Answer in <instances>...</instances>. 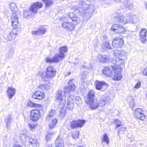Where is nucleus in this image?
Returning a JSON list of instances; mask_svg holds the SVG:
<instances>
[{
    "label": "nucleus",
    "mask_w": 147,
    "mask_h": 147,
    "mask_svg": "<svg viewBox=\"0 0 147 147\" xmlns=\"http://www.w3.org/2000/svg\"><path fill=\"white\" fill-rule=\"evenodd\" d=\"M71 10L78 15L83 16L86 19H88L91 17L94 8L93 6H89L85 2L82 1L80 2L78 7H72Z\"/></svg>",
    "instance_id": "1"
},
{
    "label": "nucleus",
    "mask_w": 147,
    "mask_h": 147,
    "mask_svg": "<svg viewBox=\"0 0 147 147\" xmlns=\"http://www.w3.org/2000/svg\"><path fill=\"white\" fill-rule=\"evenodd\" d=\"M73 80H70L68 83V89L67 87H65L64 89V92H63L61 90H59L57 95V101L60 102V105L61 107H63L65 103L66 98L65 94L66 92H69V90L73 91L75 88V86L73 82Z\"/></svg>",
    "instance_id": "2"
},
{
    "label": "nucleus",
    "mask_w": 147,
    "mask_h": 147,
    "mask_svg": "<svg viewBox=\"0 0 147 147\" xmlns=\"http://www.w3.org/2000/svg\"><path fill=\"white\" fill-rule=\"evenodd\" d=\"M69 17L71 20L72 22H64L62 23V26L65 29L71 31L75 28L76 26L80 22V18L73 13H70L69 14Z\"/></svg>",
    "instance_id": "3"
},
{
    "label": "nucleus",
    "mask_w": 147,
    "mask_h": 147,
    "mask_svg": "<svg viewBox=\"0 0 147 147\" xmlns=\"http://www.w3.org/2000/svg\"><path fill=\"white\" fill-rule=\"evenodd\" d=\"M68 50L66 46H63L59 49V53L55 54L53 58L47 57L45 59L46 62L48 63H57L60 60H62L65 58V54Z\"/></svg>",
    "instance_id": "4"
},
{
    "label": "nucleus",
    "mask_w": 147,
    "mask_h": 147,
    "mask_svg": "<svg viewBox=\"0 0 147 147\" xmlns=\"http://www.w3.org/2000/svg\"><path fill=\"white\" fill-rule=\"evenodd\" d=\"M42 6V5L40 2H37L34 3L32 5L29 10L24 11V17L26 18H29L32 16L31 12L34 13H36L38 9L41 8Z\"/></svg>",
    "instance_id": "5"
},
{
    "label": "nucleus",
    "mask_w": 147,
    "mask_h": 147,
    "mask_svg": "<svg viewBox=\"0 0 147 147\" xmlns=\"http://www.w3.org/2000/svg\"><path fill=\"white\" fill-rule=\"evenodd\" d=\"M56 72L55 69L53 66H49L47 69L45 75L43 74L41 76L43 81L45 82L48 81L55 76Z\"/></svg>",
    "instance_id": "6"
},
{
    "label": "nucleus",
    "mask_w": 147,
    "mask_h": 147,
    "mask_svg": "<svg viewBox=\"0 0 147 147\" xmlns=\"http://www.w3.org/2000/svg\"><path fill=\"white\" fill-rule=\"evenodd\" d=\"M127 58V56L123 55L122 57H114L112 59L111 61L112 63L114 65L112 67H114V68L116 69V67H120V66L123 65L125 63L124 60Z\"/></svg>",
    "instance_id": "7"
},
{
    "label": "nucleus",
    "mask_w": 147,
    "mask_h": 147,
    "mask_svg": "<svg viewBox=\"0 0 147 147\" xmlns=\"http://www.w3.org/2000/svg\"><path fill=\"white\" fill-rule=\"evenodd\" d=\"M40 111L37 109H33L30 112V119L32 121H38L40 117Z\"/></svg>",
    "instance_id": "8"
},
{
    "label": "nucleus",
    "mask_w": 147,
    "mask_h": 147,
    "mask_svg": "<svg viewBox=\"0 0 147 147\" xmlns=\"http://www.w3.org/2000/svg\"><path fill=\"white\" fill-rule=\"evenodd\" d=\"M85 123L84 120H78L77 121H73L70 123L71 127L72 129L77 128L78 127H81L83 126Z\"/></svg>",
    "instance_id": "9"
},
{
    "label": "nucleus",
    "mask_w": 147,
    "mask_h": 147,
    "mask_svg": "<svg viewBox=\"0 0 147 147\" xmlns=\"http://www.w3.org/2000/svg\"><path fill=\"white\" fill-rule=\"evenodd\" d=\"M134 116L141 120H144L146 118V116L143 113V111L140 108L137 109L135 110Z\"/></svg>",
    "instance_id": "10"
},
{
    "label": "nucleus",
    "mask_w": 147,
    "mask_h": 147,
    "mask_svg": "<svg viewBox=\"0 0 147 147\" xmlns=\"http://www.w3.org/2000/svg\"><path fill=\"white\" fill-rule=\"evenodd\" d=\"M123 45V40L121 38L116 37L112 41V45L115 48L121 47Z\"/></svg>",
    "instance_id": "11"
},
{
    "label": "nucleus",
    "mask_w": 147,
    "mask_h": 147,
    "mask_svg": "<svg viewBox=\"0 0 147 147\" xmlns=\"http://www.w3.org/2000/svg\"><path fill=\"white\" fill-rule=\"evenodd\" d=\"M12 26L13 28H16L18 26L19 22L17 13H13L11 19Z\"/></svg>",
    "instance_id": "12"
},
{
    "label": "nucleus",
    "mask_w": 147,
    "mask_h": 147,
    "mask_svg": "<svg viewBox=\"0 0 147 147\" xmlns=\"http://www.w3.org/2000/svg\"><path fill=\"white\" fill-rule=\"evenodd\" d=\"M114 17L115 18H118V21L120 23L123 24H125L129 22V20L127 19V18L126 15V17L123 16H120L119 13H116L114 16Z\"/></svg>",
    "instance_id": "13"
},
{
    "label": "nucleus",
    "mask_w": 147,
    "mask_h": 147,
    "mask_svg": "<svg viewBox=\"0 0 147 147\" xmlns=\"http://www.w3.org/2000/svg\"><path fill=\"white\" fill-rule=\"evenodd\" d=\"M44 92L39 90L35 91L32 94V97L35 99L41 100L45 97Z\"/></svg>",
    "instance_id": "14"
},
{
    "label": "nucleus",
    "mask_w": 147,
    "mask_h": 147,
    "mask_svg": "<svg viewBox=\"0 0 147 147\" xmlns=\"http://www.w3.org/2000/svg\"><path fill=\"white\" fill-rule=\"evenodd\" d=\"M112 68L114 71V76L113 77V79L115 80H119L122 78V76L121 74V68L118 67L116 69L114 68V67H112Z\"/></svg>",
    "instance_id": "15"
},
{
    "label": "nucleus",
    "mask_w": 147,
    "mask_h": 147,
    "mask_svg": "<svg viewBox=\"0 0 147 147\" xmlns=\"http://www.w3.org/2000/svg\"><path fill=\"white\" fill-rule=\"evenodd\" d=\"M39 139L38 138H29L28 144V147H39Z\"/></svg>",
    "instance_id": "16"
},
{
    "label": "nucleus",
    "mask_w": 147,
    "mask_h": 147,
    "mask_svg": "<svg viewBox=\"0 0 147 147\" xmlns=\"http://www.w3.org/2000/svg\"><path fill=\"white\" fill-rule=\"evenodd\" d=\"M110 101V98L107 96H103L99 100V106L101 107L105 106L106 104L109 103Z\"/></svg>",
    "instance_id": "17"
},
{
    "label": "nucleus",
    "mask_w": 147,
    "mask_h": 147,
    "mask_svg": "<svg viewBox=\"0 0 147 147\" xmlns=\"http://www.w3.org/2000/svg\"><path fill=\"white\" fill-rule=\"evenodd\" d=\"M109 60L110 57L109 56L99 55L97 56V61L100 63H107Z\"/></svg>",
    "instance_id": "18"
},
{
    "label": "nucleus",
    "mask_w": 147,
    "mask_h": 147,
    "mask_svg": "<svg viewBox=\"0 0 147 147\" xmlns=\"http://www.w3.org/2000/svg\"><path fill=\"white\" fill-rule=\"evenodd\" d=\"M147 30L146 29L142 28L140 32V40L142 43H144L146 41Z\"/></svg>",
    "instance_id": "19"
},
{
    "label": "nucleus",
    "mask_w": 147,
    "mask_h": 147,
    "mask_svg": "<svg viewBox=\"0 0 147 147\" xmlns=\"http://www.w3.org/2000/svg\"><path fill=\"white\" fill-rule=\"evenodd\" d=\"M74 97L72 95H70L68 98L67 100V108L70 110L73 109L74 106Z\"/></svg>",
    "instance_id": "20"
},
{
    "label": "nucleus",
    "mask_w": 147,
    "mask_h": 147,
    "mask_svg": "<svg viewBox=\"0 0 147 147\" xmlns=\"http://www.w3.org/2000/svg\"><path fill=\"white\" fill-rule=\"evenodd\" d=\"M6 92L9 98L11 99L15 95L16 89L12 87H8Z\"/></svg>",
    "instance_id": "21"
},
{
    "label": "nucleus",
    "mask_w": 147,
    "mask_h": 147,
    "mask_svg": "<svg viewBox=\"0 0 147 147\" xmlns=\"http://www.w3.org/2000/svg\"><path fill=\"white\" fill-rule=\"evenodd\" d=\"M113 55L114 56L117 57H122L123 55L127 56V53L124 51H119L118 50H115L113 51Z\"/></svg>",
    "instance_id": "22"
},
{
    "label": "nucleus",
    "mask_w": 147,
    "mask_h": 147,
    "mask_svg": "<svg viewBox=\"0 0 147 147\" xmlns=\"http://www.w3.org/2000/svg\"><path fill=\"white\" fill-rule=\"evenodd\" d=\"M86 103L92 109H96L99 106L98 102L96 100H94Z\"/></svg>",
    "instance_id": "23"
},
{
    "label": "nucleus",
    "mask_w": 147,
    "mask_h": 147,
    "mask_svg": "<svg viewBox=\"0 0 147 147\" xmlns=\"http://www.w3.org/2000/svg\"><path fill=\"white\" fill-rule=\"evenodd\" d=\"M107 84L104 81H100L96 80L95 82L96 88L98 90L101 89L102 87L105 85H106Z\"/></svg>",
    "instance_id": "24"
},
{
    "label": "nucleus",
    "mask_w": 147,
    "mask_h": 147,
    "mask_svg": "<svg viewBox=\"0 0 147 147\" xmlns=\"http://www.w3.org/2000/svg\"><path fill=\"white\" fill-rule=\"evenodd\" d=\"M95 94L94 90H91L89 91L88 94L87 100L86 101V102L94 100L95 97Z\"/></svg>",
    "instance_id": "25"
},
{
    "label": "nucleus",
    "mask_w": 147,
    "mask_h": 147,
    "mask_svg": "<svg viewBox=\"0 0 147 147\" xmlns=\"http://www.w3.org/2000/svg\"><path fill=\"white\" fill-rule=\"evenodd\" d=\"M127 17L129 19V22L131 23H136L138 21V18L135 15H132L130 14H127Z\"/></svg>",
    "instance_id": "26"
},
{
    "label": "nucleus",
    "mask_w": 147,
    "mask_h": 147,
    "mask_svg": "<svg viewBox=\"0 0 147 147\" xmlns=\"http://www.w3.org/2000/svg\"><path fill=\"white\" fill-rule=\"evenodd\" d=\"M124 6L129 9H133L134 8L133 3L130 1L125 0L123 2Z\"/></svg>",
    "instance_id": "27"
},
{
    "label": "nucleus",
    "mask_w": 147,
    "mask_h": 147,
    "mask_svg": "<svg viewBox=\"0 0 147 147\" xmlns=\"http://www.w3.org/2000/svg\"><path fill=\"white\" fill-rule=\"evenodd\" d=\"M103 74L108 77H111L113 75V73L109 67H106L102 71Z\"/></svg>",
    "instance_id": "28"
},
{
    "label": "nucleus",
    "mask_w": 147,
    "mask_h": 147,
    "mask_svg": "<svg viewBox=\"0 0 147 147\" xmlns=\"http://www.w3.org/2000/svg\"><path fill=\"white\" fill-rule=\"evenodd\" d=\"M24 141L22 142L23 144L25 143V142H26L25 138H14V141L15 144L13 145V147H22L20 144L18 143H19L20 141L22 142V140Z\"/></svg>",
    "instance_id": "29"
},
{
    "label": "nucleus",
    "mask_w": 147,
    "mask_h": 147,
    "mask_svg": "<svg viewBox=\"0 0 147 147\" xmlns=\"http://www.w3.org/2000/svg\"><path fill=\"white\" fill-rule=\"evenodd\" d=\"M14 50V47H11L9 49L6 55V59H10L12 57Z\"/></svg>",
    "instance_id": "30"
},
{
    "label": "nucleus",
    "mask_w": 147,
    "mask_h": 147,
    "mask_svg": "<svg viewBox=\"0 0 147 147\" xmlns=\"http://www.w3.org/2000/svg\"><path fill=\"white\" fill-rule=\"evenodd\" d=\"M12 116L10 115H8L5 119V126L7 128H9L11 124Z\"/></svg>",
    "instance_id": "31"
},
{
    "label": "nucleus",
    "mask_w": 147,
    "mask_h": 147,
    "mask_svg": "<svg viewBox=\"0 0 147 147\" xmlns=\"http://www.w3.org/2000/svg\"><path fill=\"white\" fill-rule=\"evenodd\" d=\"M56 146L55 147H64L62 138H57L55 141Z\"/></svg>",
    "instance_id": "32"
},
{
    "label": "nucleus",
    "mask_w": 147,
    "mask_h": 147,
    "mask_svg": "<svg viewBox=\"0 0 147 147\" xmlns=\"http://www.w3.org/2000/svg\"><path fill=\"white\" fill-rule=\"evenodd\" d=\"M55 113V110L52 109L46 117V120L47 121H49L53 117Z\"/></svg>",
    "instance_id": "33"
},
{
    "label": "nucleus",
    "mask_w": 147,
    "mask_h": 147,
    "mask_svg": "<svg viewBox=\"0 0 147 147\" xmlns=\"http://www.w3.org/2000/svg\"><path fill=\"white\" fill-rule=\"evenodd\" d=\"M126 131V128L123 126H122L118 131V135L119 137H123L125 132Z\"/></svg>",
    "instance_id": "34"
},
{
    "label": "nucleus",
    "mask_w": 147,
    "mask_h": 147,
    "mask_svg": "<svg viewBox=\"0 0 147 147\" xmlns=\"http://www.w3.org/2000/svg\"><path fill=\"white\" fill-rule=\"evenodd\" d=\"M10 8L13 13H17L18 9L15 4L14 3H12L10 4Z\"/></svg>",
    "instance_id": "35"
},
{
    "label": "nucleus",
    "mask_w": 147,
    "mask_h": 147,
    "mask_svg": "<svg viewBox=\"0 0 147 147\" xmlns=\"http://www.w3.org/2000/svg\"><path fill=\"white\" fill-rule=\"evenodd\" d=\"M38 88L42 90H47L49 89L50 86L47 84H41L39 86Z\"/></svg>",
    "instance_id": "36"
},
{
    "label": "nucleus",
    "mask_w": 147,
    "mask_h": 147,
    "mask_svg": "<svg viewBox=\"0 0 147 147\" xmlns=\"http://www.w3.org/2000/svg\"><path fill=\"white\" fill-rule=\"evenodd\" d=\"M57 122V119H53L51 123L49 124L50 128L52 129L55 127V126L56 125Z\"/></svg>",
    "instance_id": "37"
},
{
    "label": "nucleus",
    "mask_w": 147,
    "mask_h": 147,
    "mask_svg": "<svg viewBox=\"0 0 147 147\" xmlns=\"http://www.w3.org/2000/svg\"><path fill=\"white\" fill-rule=\"evenodd\" d=\"M102 47L103 49L105 50L110 49H111L110 46V43L109 41H106L103 43Z\"/></svg>",
    "instance_id": "38"
},
{
    "label": "nucleus",
    "mask_w": 147,
    "mask_h": 147,
    "mask_svg": "<svg viewBox=\"0 0 147 147\" xmlns=\"http://www.w3.org/2000/svg\"><path fill=\"white\" fill-rule=\"evenodd\" d=\"M114 122L116 125V129H118V127L123 126L122 125V123L121 121L117 119H115Z\"/></svg>",
    "instance_id": "39"
},
{
    "label": "nucleus",
    "mask_w": 147,
    "mask_h": 147,
    "mask_svg": "<svg viewBox=\"0 0 147 147\" xmlns=\"http://www.w3.org/2000/svg\"><path fill=\"white\" fill-rule=\"evenodd\" d=\"M42 1L45 3L46 6L47 7H50L53 3V1L51 0H42Z\"/></svg>",
    "instance_id": "40"
},
{
    "label": "nucleus",
    "mask_w": 147,
    "mask_h": 147,
    "mask_svg": "<svg viewBox=\"0 0 147 147\" xmlns=\"http://www.w3.org/2000/svg\"><path fill=\"white\" fill-rule=\"evenodd\" d=\"M38 30L39 34H43L46 32L47 30L44 26H42L40 27Z\"/></svg>",
    "instance_id": "41"
},
{
    "label": "nucleus",
    "mask_w": 147,
    "mask_h": 147,
    "mask_svg": "<svg viewBox=\"0 0 147 147\" xmlns=\"http://www.w3.org/2000/svg\"><path fill=\"white\" fill-rule=\"evenodd\" d=\"M125 31V28L123 26L119 25V27L118 28V30H117V33L121 34L123 33Z\"/></svg>",
    "instance_id": "42"
},
{
    "label": "nucleus",
    "mask_w": 147,
    "mask_h": 147,
    "mask_svg": "<svg viewBox=\"0 0 147 147\" xmlns=\"http://www.w3.org/2000/svg\"><path fill=\"white\" fill-rule=\"evenodd\" d=\"M88 74V73L87 72L85 71H83L81 72L80 76L81 79L82 80L85 79L86 78Z\"/></svg>",
    "instance_id": "43"
},
{
    "label": "nucleus",
    "mask_w": 147,
    "mask_h": 147,
    "mask_svg": "<svg viewBox=\"0 0 147 147\" xmlns=\"http://www.w3.org/2000/svg\"><path fill=\"white\" fill-rule=\"evenodd\" d=\"M27 105L31 107H37L39 106L38 104L33 103L30 101L28 102Z\"/></svg>",
    "instance_id": "44"
},
{
    "label": "nucleus",
    "mask_w": 147,
    "mask_h": 147,
    "mask_svg": "<svg viewBox=\"0 0 147 147\" xmlns=\"http://www.w3.org/2000/svg\"><path fill=\"white\" fill-rule=\"evenodd\" d=\"M75 101L76 103L78 106H80L82 103V101L80 98L79 96L76 97Z\"/></svg>",
    "instance_id": "45"
},
{
    "label": "nucleus",
    "mask_w": 147,
    "mask_h": 147,
    "mask_svg": "<svg viewBox=\"0 0 147 147\" xmlns=\"http://www.w3.org/2000/svg\"><path fill=\"white\" fill-rule=\"evenodd\" d=\"M119 25L117 24H114L112 26L111 29L113 31L117 33V30L119 27Z\"/></svg>",
    "instance_id": "46"
},
{
    "label": "nucleus",
    "mask_w": 147,
    "mask_h": 147,
    "mask_svg": "<svg viewBox=\"0 0 147 147\" xmlns=\"http://www.w3.org/2000/svg\"><path fill=\"white\" fill-rule=\"evenodd\" d=\"M79 133V131L78 130L74 132L72 134V137L73 138H78Z\"/></svg>",
    "instance_id": "47"
},
{
    "label": "nucleus",
    "mask_w": 147,
    "mask_h": 147,
    "mask_svg": "<svg viewBox=\"0 0 147 147\" xmlns=\"http://www.w3.org/2000/svg\"><path fill=\"white\" fill-rule=\"evenodd\" d=\"M15 34H13L12 32H11L7 37L8 40L9 41L11 40L13 37H15Z\"/></svg>",
    "instance_id": "48"
},
{
    "label": "nucleus",
    "mask_w": 147,
    "mask_h": 147,
    "mask_svg": "<svg viewBox=\"0 0 147 147\" xmlns=\"http://www.w3.org/2000/svg\"><path fill=\"white\" fill-rule=\"evenodd\" d=\"M102 142H105L107 143L108 145L109 144V138H102Z\"/></svg>",
    "instance_id": "49"
},
{
    "label": "nucleus",
    "mask_w": 147,
    "mask_h": 147,
    "mask_svg": "<svg viewBox=\"0 0 147 147\" xmlns=\"http://www.w3.org/2000/svg\"><path fill=\"white\" fill-rule=\"evenodd\" d=\"M141 86V83L140 82H138V83L136 84L134 87V88L138 89Z\"/></svg>",
    "instance_id": "50"
},
{
    "label": "nucleus",
    "mask_w": 147,
    "mask_h": 147,
    "mask_svg": "<svg viewBox=\"0 0 147 147\" xmlns=\"http://www.w3.org/2000/svg\"><path fill=\"white\" fill-rule=\"evenodd\" d=\"M129 105L131 108L133 107L135 105V103L134 101L133 100L129 102Z\"/></svg>",
    "instance_id": "51"
},
{
    "label": "nucleus",
    "mask_w": 147,
    "mask_h": 147,
    "mask_svg": "<svg viewBox=\"0 0 147 147\" xmlns=\"http://www.w3.org/2000/svg\"><path fill=\"white\" fill-rule=\"evenodd\" d=\"M142 74L144 75L147 76V67L144 69L142 72Z\"/></svg>",
    "instance_id": "52"
},
{
    "label": "nucleus",
    "mask_w": 147,
    "mask_h": 147,
    "mask_svg": "<svg viewBox=\"0 0 147 147\" xmlns=\"http://www.w3.org/2000/svg\"><path fill=\"white\" fill-rule=\"evenodd\" d=\"M32 35H38L39 34L38 30L36 31H33L32 32Z\"/></svg>",
    "instance_id": "53"
},
{
    "label": "nucleus",
    "mask_w": 147,
    "mask_h": 147,
    "mask_svg": "<svg viewBox=\"0 0 147 147\" xmlns=\"http://www.w3.org/2000/svg\"><path fill=\"white\" fill-rule=\"evenodd\" d=\"M29 127L30 129H32L34 128L35 126L34 125H32L31 124H29Z\"/></svg>",
    "instance_id": "54"
},
{
    "label": "nucleus",
    "mask_w": 147,
    "mask_h": 147,
    "mask_svg": "<svg viewBox=\"0 0 147 147\" xmlns=\"http://www.w3.org/2000/svg\"><path fill=\"white\" fill-rule=\"evenodd\" d=\"M51 136V134H48V135H46L45 136V138H50V137H52Z\"/></svg>",
    "instance_id": "55"
},
{
    "label": "nucleus",
    "mask_w": 147,
    "mask_h": 147,
    "mask_svg": "<svg viewBox=\"0 0 147 147\" xmlns=\"http://www.w3.org/2000/svg\"><path fill=\"white\" fill-rule=\"evenodd\" d=\"M103 138H108V136L107 134H105L104 135Z\"/></svg>",
    "instance_id": "56"
},
{
    "label": "nucleus",
    "mask_w": 147,
    "mask_h": 147,
    "mask_svg": "<svg viewBox=\"0 0 147 147\" xmlns=\"http://www.w3.org/2000/svg\"><path fill=\"white\" fill-rule=\"evenodd\" d=\"M71 73V72H68V74H66L65 75V76H68L69 75H70V74Z\"/></svg>",
    "instance_id": "57"
},
{
    "label": "nucleus",
    "mask_w": 147,
    "mask_h": 147,
    "mask_svg": "<svg viewBox=\"0 0 147 147\" xmlns=\"http://www.w3.org/2000/svg\"><path fill=\"white\" fill-rule=\"evenodd\" d=\"M24 137L25 138L26 137V135L23 134L20 136L21 138Z\"/></svg>",
    "instance_id": "58"
},
{
    "label": "nucleus",
    "mask_w": 147,
    "mask_h": 147,
    "mask_svg": "<svg viewBox=\"0 0 147 147\" xmlns=\"http://www.w3.org/2000/svg\"><path fill=\"white\" fill-rule=\"evenodd\" d=\"M50 138H46V140L47 142H49L50 140Z\"/></svg>",
    "instance_id": "59"
},
{
    "label": "nucleus",
    "mask_w": 147,
    "mask_h": 147,
    "mask_svg": "<svg viewBox=\"0 0 147 147\" xmlns=\"http://www.w3.org/2000/svg\"><path fill=\"white\" fill-rule=\"evenodd\" d=\"M52 145L51 144H49V145L48 147H52Z\"/></svg>",
    "instance_id": "60"
},
{
    "label": "nucleus",
    "mask_w": 147,
    "mask_h": 147,
    "mask_svg": "<svg viewBox=\"0 0 147 147\" xmlns=\"http://www.w3.org/2000/svg\"><path fill=\"white\" fill-rule=\"evenodd\" d=\"M77 147H84V146L83 145H82V146H78Z\"/></svg>",
    "instance_id": "61"
},
{
    "label": "nucleus",
    "mask_w": 147,
    "mask_h": 147,
    "mask_svg": "<svg viewBox=\"0 0 147 147\" xmlns=\"http://www.w3.org/2000/svg\"><path fill=\"white\" fill-rule=\"evenodd\" d=\"M121 0H115L116 2H119L121 1Z\"/></svg>",
    "instance_id": "62"
},
{
    "label": "nucleus",
    "mask_w": 147,
    "mask_h": 147,
    "mask_svg": "<svg viewBox=\"0 0 147 147\" xmlns=\"http://www.w3.org/2000/svg\"><path fill=\"white\" fill-rule=\"evenodd\" d=\"M146 9H147V3L146 4Z\"/></svg>",
    "instance_id": "63"
},
{
    "label": "nucleus",
    "mask_w": 147,
    "mask_h": 147,
    "mask_svg": "<svg viewBox=\"0 0 147 147\" xmlns=\"http://www.w3.org/2000/svg\"><path fill=\"white\" fill-rule=\"evenodd\" d=\"M82 67H83V68H84V66H82Z\"/></svg>",
    "instance_id": "64"
}]
</instances>
